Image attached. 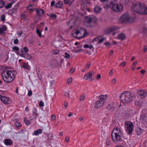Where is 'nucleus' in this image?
<instances>
[{"label":"nucleus","mask_w":147,"mask_h":147,"mask_svg":"<svg viewBox=\"0 0 147 147\" xmlns=\"http://www.w3.org/2000/svg\"><path fill=\"white\" fill-rule=\"evenodd\" d=\"M36 24L31 23L30 24V28L32 30H34L35 29Z\"/></svg>","instance_id":"nucleus-38"},{"label":"nucleus","mask_w":147,"mask_h":147,"mask_svg":"<svg viewBox=\"0 0 147 147\" xmlns=\"http://www.w3.org/2000/svg\"><path fill=\"white\" fill-rule=\"evenodd\" d=\"M119 27L117 26H113L106 30L105 31L106 34H109L113 31L117 30L119 29Z\"/></svg>","instance_id":"nucleus-11"},{"label":"nucleus","mask_w":147,"mask_h":147,"mask_svg":"<svg viewBox=\"0 0 147 147\" xmlns=\"http://www.w3.org/2000/svg\"><path fill=\"white\" fill-rule=\"evenodd\" d=\"M11 69V67H10L3 66H0V69H1L3 71V70H9V69Z\"/></svg>","instance_id":"nucleus-24"},{"label":"nucleus","mask_w":147,"mask_h":147,"mask_svg":"<svg viewBox=\"0 0 147 147\" xmlns=\"http://www.w3.org/2000/svg\"><path fill=\"white\" fill-rule=\"evenodd\" d=\"M24 122L26 125H30L31 123L30 121V120H28L27 118L24 117Z\"/></svg>","instance_id":"nucleus-34"},{"label":"nucleus","mask_w":147,"mask_h":147,"mask_svg":"<svg viewBox=\"0 0 147 147\" xmlns=\"http://www.w3.org/2000/svg\"><path fill=\"white\" fill-rule=\"evenodd\" d=\"M23 32L22 30H21L20 32L18 33V34L19 36H20L22 34H23Z\"/></svg>","instance_id":"nucleus-61"},{"label":"nucleus","mask_w":147,"mask_h":147,"mask_svg":"<svg viewBox=\"0 0 147 147\" xmlns=\"http://www.w3.org/2000/svg\"><path fill=\"white\" fill-rule=\"evenodd\" d=\"M140 118L143 123L145 124H147V117L142 115L140 116Z\"/></svg>","instance_id":"nucleus-23"},{"label":"nucleus","mask_w":147,"mask_h":147,"mask_svg":"<svg viewBox=\"0 0 147 147\" xmlns=\"http://www.w3.org/2000/svg\"><path fill=\"white\" fill-rule=\"evenodd\" d=\"M110 141L108 140H107L106 141V144L107 146H109L110 145Z\"/></svg>","instance_id":"nucleus-63"},{"label":"nucleus","mask_w":147,"mask_h":147,"mask_svg":"<svg viewBox=\"0 0 147 147\" xmlns=\"http://www.w3.org/2000/svg\"><path fill=\"white\" fill-rule=\"evenodd\" d=\"M55 5V1H52L51 3V6L53 7Z\"/></svg>","instance_id":"nucleus-60"},{"label":"nucleus","mask_w":147,"mask_h":147,"mask_svg":"<svg viewBox=\"0 0 147 147\" xmlns=\"http://www.w3.org/2000/svg\"><path fill=\"white\" fill-rule=\"evenodd\" d=\"M7 27L5 25L2 26V27L0 28V34H2L3 32L6 30Z\"/></svg>","instance_id":"nucleus-29"},{"label":"nucleus","mask_w":147,"mask_h":147,"mask_svg":"<svg viewBox=\"0 0 147 147\" xmlns=\"http://www.w3.org/2000/svg\"><path fill=\"white\" fill-rule=\"evenodd\" d=\"M121 136L122 132L120 129L118 128H115L112 132V139L115 143L121 142L122 139Z\"/></svg>","instance_id":"nucleus-4"},{"label":"nucleus","mask_w":147,"mask_h":147,"mask_svg":"<svg viewBox=\"0 0 147 147\" xmlns=\"http://www.w3.org/2000/svg\"><path fill=\"white\" fill-rule=\"evenodd\" d=\"M35 10L36 15L38 17H42L45 13V11L42 9L36 8Z\"/></svg>","instance_id":"nucleus-14"},{"label":"nucleus","mask_w":147,"mask_h":147,"mask_svg":"<svg viewBox=\"0 0 147 147\" xmlns=\"http://www.w3.org/2000/svg\"><path fill=\"white\" fill-rule=\"evenodd\" d=\"M19 42V41L18 39H16L14 40L13 42L14 44H17Z\"/></svg>","instance_id":"nucleus-59"},{"label":"nucleus","mask_w":147,"mask_h":147,"mask_svg":"<svg viewBox=\"0 0 147 147\" xmlns=\"http://www.w3.org/2000/svg\"><path fill=\"white\" fill-rule=\"evenodd\" d=\"M85 96L84 95H81L80 98V101H84V99Z\"/></svg>","instance_id":"nucleus-54"},{"label":"nucleus","mask_w":147,"mask_h":147,"mask_svg":"<svg viewBox=\"0 0 147 147\" xmlns=\"http://www.w3.org/2000/svg\"><path fill=\"white\" fill-rule=\"evenodd\" d=\"M106 6L108 8H111L113 11L117 13L122 12L123 7L122 4L115 3L112 1H111L109 4L107 5Z\"/></svg>","instance_id":"nucleus-5"},{"label":"nucleus","mask_w":147,"mask_h":147,"mask_svg":"<svg viewBox=\"0 0 147 147\" xmlns=\"http://www.w3.org/2000/svg\"><path fill=\"white\" fill-rule=\"evenodd\" d=\"M119 40H124L125 38V35L123 33H121L117 36Z\"/></svg>","instance_id":"nucleus-25"},{"label":"nucleus","mask_w":147,"mask_h":147,"mask_svg":"<svg viewBox=\"0 0 147 147\" xmlns=\"http://www.w3.org/2000/svg\"><path fill=\"white\" fill-rule=\"evenodd\" d=\"M63 2L61 1H59L56 4V7L57 8H61L63 7Z\"/></svg>","instance_id":"nucleus-26"},{"label":"nucleus","mask_w":147,"mask_h":147,"mask_svg":"<svg viewBox=\"0 0 147 147\" xmlns=\"http://www.w3.org/2000/svg\"><path fill=\"white\" fill-rule=\"evenodd\" d=\"M97 19L93 16L89 15L84 17V24L85 26L88 27H92L97 24Z\"/></svg>","instance_id":"nucleus-3"},{"label":"nucleus","mask_w":147,"mask_h":147,"mask_svg":"<svg viewBox=\"0 0 147 147\" xmlns=\"http://www.w3.org/2000/svg\"><path fill=\"white\" fill-rule=\"evenodd\" d=\"M134 126L133 123L129 121V135L132 134L134 129Z\"/></svg>","instance_id":"nucleus-17"},{"label":"nucleus","mask_w":147,"mask_h":147,"mask_svg":"<svg viewBox=\"0 0 147 147\" xmlns=\"http://www.w3.org/2000/svg\"><path fill=\"white\" fill-rule=\"evenodd\" d=\"M60 51L58 49H55L53 51V53L54 54L56 55L58 54Z\"/></svg>","instance_id":"nucleus-43"},{"label":"nucleus","mask_w":147,"mask_h":147,"mask_svg":"<svg viewBox=\"0 0 147 147\" xmlns=\"http://www.w3.org/2000/svg\"><path fill=\"white\" fill-rule=\"evenodd\" d=\"M129 21V13L128 12L124 13L119 19V21L121 23H125Z\"/></svg>","instance_id":"nucleus-9"},{"label":"nucleus","mask_w":147,"mask_h":147,"mask_svg":"<svg viewBox=\"0 0 147 147\" xmlns=\"http://www.w3.org/2000/svg\"><path fill=\"white\" fill-rule=\"evenodd\" d=\"M23 52V51L22 50H20L18 52L20 54L19 55L22 57H24L27 59H30L31 58V56L29 54L26 53H22Z\"/></svg>","instance_id":"nucleus-12"},{"label":"nucleus","mask_w":147,"mask_h":147,"mask_svg":"<svg viewBox=\"0 0 147 147\" xmlns=\"http://www.w3.org/2000/svg\"><path fill=\"white\" fill-rule=\"evenodd\" d=\"M128 91L122 93L120 96V99L121 101L120 105L121 106L122 103L125 106H127L129 104V96L127 94Z\"/></svg>","instance_id":"nucleus-7"},{"label":"nucleus","mask_w":147,"mask_h":147,"mask_svg":"<svg viewBox=\"0 0 147 147\" xmlns=\"http://www.w3.org/2000/svg\"><path fill=\"white\" fill-rule=\"evenodd\" d=\"M70 2V0H64V2L65 4H68Z\"/></svg>","instance_id":"nucleus-50"},{"label":"nucleus","mask_w":147,"mask_h":147,"mask_svg":"<svg viewBox=\"0 0 147 147\" xmlns=\"http://www.w3.org/2000/svg\"><path fill=\"white\" fill-rule=\"evenodd\" d=\"M22 67L25 69H30V67L28 64V63H23Z\"/></svg>","instance_id":"nucleus-22"},{"label":"nucleus","mask_w":147,"mask_h":147,"mask_svg":"<svg viewBox=\"0 0 147 147\" xmlns=\"http://www.w3.org/2000/svg\"><path fill=\"white\" fill-rule=\"evenodd\" d=\"M47 140H53V134H48L47 135Z\"/></svg>","instance_id":"nucleus-33"},{"label":"nucleus","mask_w":147,"mask_h":147,"mask_svg":"<svg viewBox=\"0 0 147 147\" xmlns=\"http://www.w3.org/2000/svg\"><path fill=\"white\" fill-rule=\"evenodd\" d=\"M12 49L13 50L15 51H18L19 50V48L16 46H15L13 47L12 48Z\"/></svg>","instance_id":"nucleus-44"},{"label":"nucleus","mask_w":147,"mask_h":147,"mask_svg":"<svg viewBox=\"0 0 147 147\" xmlns=\"http://www.w3.org/2000/svg\"><path fill=\"white\" fill-rule=\"evenodd\" d=\"M12 3H9L7 4L6 5L5 7L6 9H8L10 8L12 6Z\"/></svg>","instance_id":"nucleus-39"},{"label":"nucleus","mask_w":147,"mask_h":147,"mask_svg":"<svg viewBox=\"0 0 147 147\" xmlns=\"http://www.w3.org/2000/svg\"><path fill=\"white\" fill-rule=\"evenodd\" d=\"M102 9L100 7L97 6L94 8V11L95 13H97L100 12Z\"/></svg>","instance_id":"nucleus-28"},{"label":"nucleus","mask_w":147,"mask_h":147,"mask_svg":"<svg viewBox=\"0 0 147 147\" xmlns=\"http://www.w3.org/2000/svg\"><path fill=\"white\" fill-rule=\"evenodd\" d=\"M73 80V78L71 77L69 78L68 79L67 81V83H71Z\"/></svg>","instance_id":"nucleus-56"},{"label":"nucleus","mask_w":147,"mask_h":147,"mask_svg":"<svg viewBox=\"0 0 147 147\" xmlns=\"http://www.w3.org/2000/svg\"><path fill=\"white\" fill-rule=\"evenodd\" d=\"M32 92L31 90H30L28 91V95L29 96H30L32 95Z\"/></svg>","instance_id":"nucleus-57"},{"label":"nucleus","mask_w":147,"mask_h":147,"mask_svg":"<svg viewBox=\"0 0 147 147\" xmlns=\"http://www.w3.org/2000/svg\"><path fill=\"white\" fill-rule=\"evenodd\" d=\"M23 50L25 52V53H27L28 51V49L26 47H24L23 48Z\"/></svg>","instance_id":"nucleus-53"},{"label":"nucleus","mask_w":147,"mask_h":147,"mask_svg":"<svg viewBox=\"0 0 147 147\" xmlns=\"http://www.w3.org/2000/svg\"><path fill=\"white\" fill-rule=\"evenodd\" d=\"M81 9L83 11L86 10L87 9V6L86 5H82L81 7Z\"/></svg>","instance_id":"nucleus-45"},{"label":"nucleus","mask_w":147,"mask_h":147,"mask_svg":"<svg viewBox=\"0 0 147 147\" xmlns=\"http://www.w3.org/2000/svg\"><path fill=\"white\" fill-rule=\"evenodd\" d=\"M25 130L24 129H21V130L18 131L17 133L18 134H22L24 133Z\"/></svg>","instance_id":"nucleus-47"},{"label":"nucleus","mask_w":147,"mask_h":147,"mask_svg":"<svg viewBox=\"0 0 147 147\" xmlns=\"http://www.w3.org/2000/svg\"><path fill=\"white\" fill-rule=\"evenodd\" d=\"M36 34L38 35L40 37H41L42 36L41 31H40V30L37 28H36Z\"/></svg>","instance_id":"nucleus-37"},{"label":"nucleus","mask_w":147,"mask_h":147,"mask_svg":"<svg viewBox=\"0 0 147 147\" xmlns=\"http://www.w3.org/2000/svg\"><path fill=\"white\" fill-rule=\"evenodd\" d=\"M15 124L16 125V127L17 129H19L22 126V124L18 122V121H16Z\"/></svg>","instance_id":"nucleus-32"},{"label":"nucleus","mask_w":147,"mask_h":147,"mask_svg":"<svg viewBox=\"0 0 147 147\" xmlns=\"http://www.w3.org/2000/svg\"><path fill=\"white\" fill-rule=\"evenodd\" d=\"M69 140V137H66L65 138V142H68Z\"/></svg>","instance_id":"nucleus-64"},{"label":"nucleus","mask_w":147,"mask_h":147,"mask_svg":"<svg viewBox=\"0 0 147 147\" xmlns=\"http://www.w3.org/2000/svg\"><path fill=\"white\" fill-rule=\"evenodd\" d=\"M75 70V69L74 68H73V67L71 68L69 70V72L70 74H71L74 73Z\"/></svg>","instance_id":"nucleus-51"},{"label":"nucleus","mask_w":147,"mask_h":147,"mask_svg":"<svg viewBox=\"0 0 147 147\" xmlns=\"http://www.w3.org/2000/svg\"><path fill=\"white\" fill-rule=\"evenodd\" d=\"M105 39V38H102L98 40V42H97V43H102L103 42V41Z\"/></svg>","instance_id":"nucleus-49"},{"label":"nucleus","mask_w":147,"mask_h":147,"mask_svg":"<svg viewBox=\"0 0 147 147\" xmlns=\"http://www.w3.org/2000/svg\"><path fill=\"white\" fill-rule=\"evenodd\" d=\"M83 30L84 31L83 36H85L87 35V32L86 30V29L84 28Z\"/></svg>","instance_id":"nucleus-52"},{"label":"nucleus","mask_w":147,"mask_h":147,"mask_svg":"<svg viewBox=\"0 0 147 147\" xmlns=\"http://www.w3.org/2000/svg\"><path fill=\"white\" fill-rule=\"evenodd\" d=\"M65 58H68V59L70 58V55L68 53H65Z\"/></svg>","instance_id":"nucleus-48"},{"label":"nucleus","mask_w":147,"mask_h":147,"mask_svg":"<svg viewBox=\"0 0 147 147\" xmlns=\"http://www.w3.org/2000/svg\"><path fill=\"white\" fill-rule=\"evenodd\" d=\"M135 20V18H134L129 16V23H132L134 22Z\"/></svg>","instance_id":"nucleus-40"},{"label":"nucleus","mask_w":147,"mask_h":147,"mask_svg":"<svg viewBox=\"0 0 147 147\" xmlns=\"http://www.w3.org/2000/svg\"><path fill=\"white\" fill-rule=\"evenodd\" d=\"M34 5L32 4H29L26 7V10H28L30 12L32 13L34 11V9L32 8V6Z\"/></svg>","instance_id":"nucleus-18"},{"label":"nucleus","mask_w":147,"mask_h":147,"mask_svg":"<svg viewBox=\"0 0 147 147\" xmlns=\"http://www.w3.org/2000/svg\"><path fill=\"white\" fill-rule=\"evenodd\" d=\"M32 113L33 117L34 118L36 119L38 116V114L37 113V111L35 108H34L33 109Z\"/></svg>","instance_id":"nucleus-20"},{"label":"nucleus","mask_w":147,"mask_h":147,"mask_svg":"<svg viewBox=\"0 0 147 147\" xmlns=\"http://www.w3.org/2000/svg\"><path fill=\"white\" fill-rule=\"evenodd\" d=\"M82 33L81 31L78 29H75L72 32L71 35L73 37L79 39L83 37L82 36Z\"/></svg>","instance_id":"nucleus-10"},{"label":"nucleus","mask_w":147,"mask_h":147,"mask_svg":"<svg viewBox=\"0 0 147 147\" xmlns=\"http://www.w3.org/2000/svg\"><path fill=\"white\" fill-rule=\"evenodd\" d=\"M17 74V72L13 70H3L1 73L2 78L6 83H11L13 81Z\"/></svg>","instance_id":"nucleus-2"},{"label":"nucleus","mask_w":147,"mask_h":147,"mask_svg":"<svg viewBox=\"0 0 147 147\" xmlns=\"http://www.w3.org/2000/svg\"><path fill=\"white\" fill-rule=\"evenodd\" d=\"M56 119V116L55 115H53L52 116L51 119L53 121L55 120Z\"/></svg>","instance_id":"nucleus-62"},{"label":"nucleus","mask_w":147,"mask_h":147,"mask_svg":"<svg viewBox=\"0 0 147 147\" xmlns=\"http://www.w3.org/2000/svg\"><path fill=\"white\" fill-rule=\"evenodd\" d=\"M125 128L128 135L129 134V121H126L125 122Z\"/></svg>","instance_id":"nucleus-21"},{"label":"nucleus","mask_w":147,"mask_h":147,"mask_svg":"<svg viewBox=\"0 0 147 147\" xmlns=\"http://www.w3.org/2000/svg\"><path fill=\"white\" fill-rule=\"evenodd\" d=\"M64 96L66 97H69V92H65Z\"/></svg>","instance_id":"nucleus-55"},{"label":"nucleus","mask_w":147,"mask_h":147,"mask_svg":"<svg viewBox=\"0 0 147 147\" xmlns=\"http://www.w3.org/2000/svg\"><path fill=\"white\" fill-rule=\"evenodd\" d=\"M143 132V130L140 128H137L136 129V132L138 135H140Z\"/></svg>","instance_id":"nucleus-30"},{"label":"nucleus","mask_w":147,"mask_h":147,"mask_svg":"<svg viewBox=\"0 0 147 147\" xmlns=\"http://www.w3.org/2000/svg\"><path fill=\"white\" fill-rule=\"evenodd\" d=\"M131 7L132 11L135 12L142 15L147 14V8L142 3L137 2L136 0H134L132 2Z\"/></svg>","instance_id":"nucleus-1"},{"label":"nucleus","mask_w":147,"mask_h":147,"mask_svg":"<svg viewBox=\"0 0 147 147\" xmlns=\"http://www.w3.org/2000/svg\"><path fill=\"white\" fill-rule=\"evenodd\" d=\"M99 97V100L96 102L95 105V107L97 109H99L103 106L107 98V96L106 95H100Z\"/></svg>","instance_id":"nucleus-6"},{"label":"nucleus","mask_w":147,"mask_h":147,"mask_svg":"<svg viewBox=\"0 0 147 147\" xmlns=\"http://www.w3.org/2000/svg\"><path fill=\"white\" fill-rule=\"evenodd\" d=\"M107 108L110 111L113 112L115 111L116 107H115L113 103H110L107 106Z\"/></svg>","instance_id":"nucleus-16"},{"label":"nucleus","mask_w":147,"mask_h":147,"mask_svg":"<svg viewBox=\"0 0 147 147\" xmlns=\"http://www.w3.org/2000/svg\"><path fill=\"white\" fill-rule=\"evenodd\" d=\"M5 15L4 14H2L1 16V20L3 22H4L5 20Z\"/></svg>","instance_id":"nucleus-46"},{"label":"nucleus","mask_w":147,"mask_h":147,"mask_svg":"<svg viewBox=\"0 0 147 147\" xmlns=\"http://www.w3.org/2000/svg\"><path fill=\"white\" fill-rule=\"evenodd\" d=\"M17 9L16 8H13L9 11L11 14L12 15L16 13L17 12Z\"/></svg>","instance_id":"nucleus-35"},{"label":"nucleus","mask_w":147,"mask_h":147,"mask_svg":"<svg viewBox=\"0 0 147 147\" xmlns=\"http://www.w3.org/2000/svg\"><path fill=\"white\" fill-rule=\"evenodd\" d=\"M42 132V130L41 129H39L34 131V134L35 136H38L41 134Z\"/></svg>","instance_id":"nucleus-27"},{"label":"nucleus","mask_w":147,"mask_h":147,"mask_svg":"<svg viewBox=\"0 0 147 147\" xmlns=\"http://www.w3.org/2000/svg\"><path fill=\"white\" fill-rule=\"evenodd\" d=\"M101 78V76H100V74H98L96 77V79L97 80H98L100 79Z\"/></svg>","instance_id":"nucleus-58"},{"label":"nucleus","mask_w":147,"mask_h":147,"mask_svg":"<svg viewBox=\"0 0 147 147\" xmlns=\"http://www.w3.org/2000/svg\"><path fill=\"white\" fill-rule=\"evenodd\" d=\"M50 17L52 18L55 19L57 18V16L55 14H52L50 15Z\"/></svg>","instance_id":"nucleus-41"},{"label":"nucleus","mask_w":147,"mask_h":147,"mask_svg":"<svg viewBox=\"0 0 147 147\" xmlns=\"http://www.w3.org/2000/svg\"><path fill=\"white\" fill-rule=\"evenodd\" d=\"M0 99L2 102L5 104H8L11 102L9 98L6 96H1V98Z\"/></svg>","instance_id":"nucleus-13"},{"label":"nucleus","mask_w":147,"mask_h":147,"mask_svg":"<svg viewBox=\"0 0 147 147\" xmlns=\"http://www.w3.org/2000/svg\"><path fill=\"white\" fill-rule=\"evenodd\" d=\"M136 98L135 95L134 94L132 95V94H130L129 92V101L131 102L134 100Z\"/></svg>","instance_id":"nucleus-31"},{"label":"nucleus","mask_w":147,"mask_h":147,"mask_svg":"<svg viewBox=\"0 0 147 147\" xmlns=\"http://www.w3.org/2000/svg\"><path fill=\"white\" fill-rule=\"evenodd\" d=\"M4 144L6 145H10L13 143V142L10 139H6L4 141Z\"/></svg>","instance_id":"nucleus-19"},{"label":"nucleus","mask_w":147,"mask_h":147,"mask_svg":"<svg viewBox=\"0 0 147 147\" xmlns=\"http://www.w3.org/2000/svg\"><path fill=\"white\" fill-rule=\"evenodd\" d=\"M138 94L140 98L143 99L146 96L147 92L145 90H140L138 91Z\"/></svg>","instance_id":"nucleus-15"},{"label":"nucleus","mask_w":147,"mask_h":147,"mask_svg":"<svg viewBox=\"0 0 147 147\" xmlns=\"http://www.w3.org/2000/svg\"><path fill=\"white\" fill-rule=\"evenodd\" d=\"M94 74L95 72L94 71H91L85 75L84 78L86 80H89L90 82H92L95 78Z\"/></svg>","instance_id":"nucleus-8"},{"label":"nucleus","mask_w":147,"mask_h":147,"mask_svg":"<svg viewBox=\"0 0 147 147\" xmlns=\"http://www.w3.org/2000/svg\"><path fill=\"white\" fill-rule=\"evenodd\" d=\"M5 2L2 0H0V9L2 8L4 6Z\"/></svg>","instance_id":"nucleus-36"},{"label":"nucleus","mask_w":147,"mask_h":147,"mask_svg":"<svg viewBox=\"0 0 147 147\" xmlns=\"http://www.w3.org/2000/svg\"><path fill=\"white\" fill-rule=\"evenodd\" d=\"M44 105V102L42 101H40L39 104V106L40 107H43Z\"/></svg>","instance_id":"nucleus-42"}]
</instances>
